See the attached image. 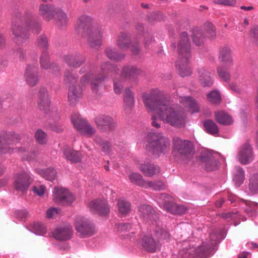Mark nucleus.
<instances>
[{"label":"nucleus","instance_id":"nucleus-2","mask_svg":"<svg viewBox=\"0 0 258 258\" xmlns=\"http://www.w3.org/2000/svg\"><path fill=\"white\" fill-rule=\"evenodd\" d=\"M92 21V18L88 16H81L76 21L75 30L78 33L86 32L90 46L98 48L102 44V29L99 25H90Z\"/></svg>","mask_w":258,"mask_h":258},{"label":"nucleus","instance_id":"nucleus-1","mask_svg":"<svg viewBox=\"0 0 258 258\" xmlns=\"http://www.w3.org/2000/svg\"><path fill=\"white\" fill-rule=\"evenodd\" d=\"M163 93L158 89L144 94L143 101L149 113L156 111L161 120L165 123L176 127L184 126L186 116L183 110L177 105L163 103L161 99Z\"/></svg>","mask_w":258,"mask_h":258},{"label":"nucleus","instance_id":"nucleus-11","mask_svg":"<svg viewBox=\"0 0 258 258\" xmlns=\"http://www.w3.org/2000/svg\"><path fill=\"white\" fill-rule=\"evenodd\" d=\"M142 71L135 66L126 65L121 70L120 78L123 81L136 82L138 76L142 74Z\"/></svg>","mask_w":258,"mask_h":258},{"label":"nucleus","instance_id":"nucleus-15","mask_svg":"<svg viewBox=\"0 0 258 258\" xmlns=\"http://www.w3.org/2000/svg\"><path fill=\"white\" fill-rule=\"evenodd\" d=\"M38 69L34 65L27 66L24 78L27 84L30 87L35 86L39 81L38 76Z\"/></svg>","mask_w":258,"mask_h":258},{"label":"nucleus","instance_id":"nucleus-24","mask_svg":"<svg viewBox=\"0 0 258 258\" xmlns=\"http://www.w3.org/2000/svg\"><path fill=\"white\" fill-rule=\"evenodd\" d=\"M83 89L80 85L70 86L69 88L68 101L71 104H76L82 97Z\"/></svg>","mask_w":258,"mask_h":258},{"label":"nucleus","instance_id":"nucleus-42","mask_svg":"<svg viewBox=\"0 0 258 258\" xmlns=\"http://www.w3.org/2000/svg\"><path fill=\"white\" fill-rule=\"evenodd\" d=\"M191 37L193 42L196 45L200 46L204 42L205 37L202 32L198 29H195L192 30Z\"/></svg>","mask_w":258,"mask_h":258},{"label":"nucleus","instance_id":"nucleus-27","mask_svg":"<svg viewBox=\"0 0 258 258\" xmlns=\"http://www.w3.org/2000/svg\"><path fill=\"white\" fill-rule=\"evenodd\" d=\"M131 35L128 32H121L118 36L116 45L122 49H127L131 44Z\"/></svg>","mask_w":258,"mask_h":258},{"label":"nucleus","instance_id":"nucleus-6","mask_svg":"<svg viewBox=\"0 0 258 258\" xmlns=\"http://www.w3.org/2000/svg\"><path fill=\"white\" fill-rule=\"evenodd\" d=\"M80 72L86 73L80 80L82 85L90 83L92 90L96 91L104 77L97 73L95 66L92 64H86L80 70Z\"/></svg>","mask_w":258,"mask_h":258},{"label":"nucleus","instance_id":"nucleus-60","mask_svg":"<svg viewBox=\"0 0 258 258\" xmlns=\"http://www.w3.org/2000/svg\"><path fill=\"white\" fill-rule=\"evenodd\" d=\"M102 70L104 73H107L108 71L116 72L117 69L110 63H104L102 67Z\"/></svg>","mask_w":258,"mask_h":258},{"label":"nucleus","instance_id":"nucleus-59","mask_svg":"<svg viewBox=\"0 0 258 258\" xmlns=\"http://www.w3.org/2000/svg\"><path fill=\"white\" fill-rule=\"evenodd\" d=\"M60 211L59 208L51 207L46 211L47 217L49 218H52L53 216L58 214Z\"/></svg>","mask_w":258,"mask_h":258},{"label":"nucleus","instance_id":"nucleus-54","mask_svg":"<svg viewBox=\"0 0 258 258\" xmlns=\"http://www.w3.org/2000/svg\"><path fill=\"white\" fill-rule=\"evenodd\" d=\"M213 2L217 5L234 7L236 4V0H213Z\"/></svg>","mask_w":258,"mask_h":258},{"label":"nucleus","instance_id":"nucleus-56","mask_svg":"<svg viewBox=\"0 0 258 258\" xmlns=\"http://www.w3.org/2000/svg\"><path fill=\"white\" fill-rule=\"evenodd\" d=\"M250 36L253 41L258 44V27H253L250 31Z\"/></svg>","mask_w":258,"mask_h":258},{"label":"nucleus","instance_id":"nucleus-18","mask_svg":"<svg viewBox=\"0 0 258 258\" xmlns=\"http://www.w3.org/2000/svg\"><path fill=\"white\" fill-rule=\"evenodd\" d=\"M219 59L226 68H230L233 65V60L230 47L224 46L220 49Z\"/></svg>","mask_w":258,"mask_h":258},{"label":"nucleus","instance_id":"nucleus-35","mask_svg":"<svg viewBox=\"0 0 258 258\" xmlns=\"http://www.w3.org/2000/svg\"><path fill=\"white\" fill-rule=\"evenodd\" d=\"M40 96L41 97L39 103V107L41 109L46 111L50 105V101L47 97V91L44 88H41L39 91Z\"/></svg>","mask_w":258,"mask_h":258},{"label":"nucleus","instance_id":"nucleus-46","mask_svg":"<svg viewBox=\"0 0 258 258\" xmlns=\"http://www.w3.org/2000/svg\"><path fill=\"white\" fill-rule=\"evenodd\" d=\"M35 139L37 143L39 144H45L47 141V136L42 130H37L35 133Z\"/></svg>","mask_w":258,"mask_h":258},{"label":"nucleus","instance_id":"nucleus-52","mask_svg":"<svg viewBox=\"0 0 258 258\" xmlns=\"http://www.w3.org/2000/svg\"><path fill=\"white\" fill-rule=\"evenodd\" d=\"M217 72L221 79L225 82H229L230 81V75L224 68H218L217 69Z\"/></svg>","mask_w":258,"mask_h":258},{"label":"nucleus","instance_id":"nucleus-33","mask_svg":"<svg viewBox=\"0 0 258 258\" xmlns=\"http://www.w3.org/2000/svg\"><path fill=\"white\" fill-rule=\"evenodd\" d=\"M215 118L219 123L223 125H229L233 122L231 117L226 112L220 111L216 112Z\"/></svg>","mask_w":258,"mask_h":258},{"label":"nucleus","instance_id":"nucleus-58","mask_svg":"<svg viewBox=\"0 0 258 258\" xmlns=\"http://www.w3.org/2000/svg\"><path fill=\"white\" fill-rule=\"evenodd\" d=\"M29 147L30 144L28 143L24 147H21L20 148H13L14 151L12 152V153H18L20 154H23V153H26L28 151Z\"/></svg>","mask_w":258,"mask_h":258},{"label":"nucleus","instance_id":"nucleus-10","mask_svg":"<svg viewBox=\"0 0 258 258\" xmlns=\"http://www.w3.org/2000/svg\"><path fill=\"white\" fill-rule=\"evenodd\" d=\"M76 230L83 236H89L95 233L93 224L87 218L78 217L75 222Z\"/></svg>","mask_w":258,"mask_h":258},{"label":"nucleus","instance_id":"nucleus-5","mask_svg":"<svg viewBox=\"0 0 258 258\" xmlns=\"http://www.w3.org/2000/svg\"><path fill=\"white\" fill-rule=\"evenodd\" d=\"M173 156L177 161L187 162L194 154L192 143L188 140H182L178 137L173 139Z\"/></svg>","mask_w":258,"mask_h":258},{"label":"nucleus","instance_id":"nucleus-9","mask_svg":"<svg viewBox=\"0 0 258 258\" xmlns=\"http://www.w3.org/2000/svg\"><path fill=\"white\" fill-rule=\"evenodd\" d=\"M53 200L57 204L69 205L74 202L75 198L68 190L62 187H57L54 189Z\"/></svg>","mask_w":258,"mask_h":258},{"label":"nucleus","instance_id":"nucleus-63","mask_svg":"<svg viewBox=\"0 0 258 258\" xmlns=\"http://www.w3.org/2000/svg\"><path fill=\"white\" fill-rule=\"evenodd\" d=\"M131 228V225L127 223H120L117 225L118 230L120 232H126L129 231Z\"/></svg>","mask_w":258,"mask_h":258},{"label":"nucleus","instance_id":"nucleus-13","mask_svg":"<svg viewBox=\"0 0 258 258\" xmlns=\"http://www.w3.org/2000/svg\"><path fill=\"white\" fill-rule=\"evenodd\" d=\"M73 234V229L70 225L58 226L52 233L53 238L59 241L69 240L72 238Z\"/></svg>","mask_w":258,"mask_h":258},{"label":"nucleus","instance_id":"nucleus-41","mask_svg":"<svg viewBox=\"0 0 258 258\" xmlns=\"http://www.w3.org/2000/svg\"><path fill=\"white\" fill-rule=\"evenodd\" d=\"M128 178L132 183L144 188L146 180L143 178L141 174L138 173H132Z\"/></svg>","mask_w":258,"mask_h":258},{"label":"nucleus","instance_id":"nucleus-29","mask_svg":"<svg viewBox=\"0 0 258 258\" xmlns=\"http://www.w3.org/2000/svg\"><path fill=\"white\" fill-rule=\"evenodd\" d=\"M199 81L203 86H210L212 84V79L210 73L204 69L200 68L198 70Z\"/></svg>","mask_w":258,"mask_h":258},{"label":"nucleus","instance_id":"nucleus-7","mask_svg":"<svg viewBox=\"0 0 258 258\" xmlns=\"http://www.w3.org/2000/svg\"><path fill=\"white\" fill-rule=\"evenodd\" d=\"M158 202L161 208L172 214H181L186 210L184 206L176 205L172 198L167 194H161Z\"/></svg>","mask_w":258,"mask_h":258},{"label":"nucleus","instance_id":"nucleus-34","mask_svg":"<svg viewBox=\"0 0 258 258\" xmlns=\"http://www.w3.org/2000/svg\"><path fill=\"white\" fill-rule=\"evenodd\" d=\"M123 102L125 109L132 108L135 104V99L133 93L130 88L125 90L123 95Z\"/></svg>","mask_w":258,"mask_h":258},{"label":"nucleus","instance_id":"nucleus-32","mask_svg":"<svg viewBox=\"0 0 258 258\" xmlns=\"http://www.w3.org/2000/svg\"><path fill=\"white\" fill-rule=\"evenodd\" d=\"M55 19L57 25L59 27H66L68 25V18L67 15L61 9L56 10Z\"/></svg>","mask_w":258,"mask_h":258},{"label":"nucleus","instance_id":"nucleus-55","mask_svg":"<svg viewBox=\"0 0 258 258\" xmlns=\"http://www.w3.org/2000/svg\"><path fill=\"white\" fill-rule=\"evenodd\" d=\"M14 149L12 147H7L3 142L1 137L0 138V154L6 153H12Z\"/></svg>","mask_w":258,"mask_h":258},{"label":"nucleus","instance_id":"nucleus-40","mask_svg":"<svg viewBox=\"0 0 258 258\" xmlns=\"http://www.w3.org/2000/svg\"><path fill=\"white\" fill-rule=\"evenodd\" d=\"M203 125L207 133L215 135L219 132V128L214 121L207 119L203 122Z\"/></svg>","mask_w":258,"mask_h":258},{"label":"nucleus","instance_id":"nucleus-64","mask_svg":"<svg viewBox=\"0 0 258 258\" xmlns=\"http://www.w3.org/2000/svg\"><path fill=\"white\" fill-rule=\"evenodd\" d=\"M249 188L251 192H257L258 191V180L255 181L251 180L249 183Z\"/></svg>","mask_w":258,"mask_h":258},{"label":"nucleus","instance_id":"nucleus-26","mask_svg":"<svg viewBox=\"0 0 258 258\" xmlns=\"http://www.w3.org/2000/svg\"><path fill=\"white\" fill-rule=\"evenodd\" d=\"M143 246L148 251L153 252L159 250L161 245L158 240L156 241L153 238L145 236L143 238Z\"/></svg>","mask_w":258,"mask_h":258},{"label":"nucleus","instance_id":"nucleus-47","mask_svg":"<svg viewBox=\"0 0 258 258\" xmlns=\"http://www.w3.org/2000/svg\"><path fill=\"white\" fill-rule=\"evenodd\" d=\"M208 101L213 104H218L221 101V98L218 91L214 90L207 95Z\"/></svg>","mask_w":258,"mask_h":258},{"label":"nucleus","instance_id":"nucleus-38","mask_svg":"<svg viewBox=\"0 0 258 258\" xmlns=\"http://www.w3.org/2000/svg\"><path fill=\"white\" fill-rule=\"evenodd\" d=\"M107 56L110 59L120 61L123 59L125 55L122 53L117 52L114 48L108 47L105 50Z\"/></svg>","mask_w":258,"mask_h":258},{"label":"nucleus","instance_id":"nucleus-12","mask_svg":"<svg viewBox=\"0 0 258 258\" xmlns=\"http://www.w3.org/2000/svg\"><path fill=\"white\" fill-rule=\"evenodd\" d=\"M139 211L143 220L148 223L151 226L156 223L158 221V214L150 206L144 205L139 208Z\"/></svg>","mask_w":258,"mask_h":258},{"label":"nucleus","instance_id":"nucleus-51","mask_svg":"<svg viewBox=\"0 0 258 258\" xmlns=\"http://www.w3.org/2000/svg\"><path fill=\"white\" fill-rule=\"evenodd\" d=\"M248 214L253 216L258 212V204L254 202L250 203L246 209Z\"/></svg>","mask_w":258,"mask_h":258},{"label":"nucleus","instance_id":"nucleus-3","mask_svg":"<svg viewBox=\"0 0 258 258\" xmlns=\"http://www.w3.org/2000/svg\"><path fill=\"white\" fill-rule=\"evenodd\" d=\"M190 45L187 33L183 32L177 45L178 58L176 61V68L178 74L181 77L189 76L191 70L188 65L190 58Z\"/></svg>","mask_w":258,"mask_h":258},{"label":"nucleus","instance_id":"nucleus-37","mask_svg":"<svg viewBox=\"0 0 258 258\" xmlns=\"http://www.w3.org/2000/svg\"><path fill=\"white\" fill-rule=\"evenodd\" d=\"M144 188H151L154 190H161L165 189V185L164 183L160 180H146Z\"/></svg>","mask_w":258,"mask_h":258},{"label":"nucleus","instance_id":"nucleus-43","mask_svg":"<svg viewBox=\"0 0 258 258\" xmlns=\"http://www.w3.org/2000/svg\"><path fill=\"white\" fill-rule=\"evenodd\" d=\"M39 174L48 180H54L56 176L55 170L52 168H48L46 169L40 170L39 171Z\"/></svg>","mask_w":258,"mask_h":258},{"label":"nucleus","instance_id":"nucleus-57","mask_svg":"<svg viewBox=\"0 0 258 258\" xmlns=\"http://www.w3.org/2000/svg\"><path fill=\"white\" fill-rule=\"evenodd\" d=\"M33 191L38 196H42L45 191V187L43 185H38L33 187Z\"/></svg>","mask_w":258,"mask_h":258},{"label":"nucleus","instance_id":"nucleus-19","mask_svg":"<svg viewBox=\"0 0 258 258\" xmlns=\"http://www.w3.org/2000/svg\"><path fill=\"white\" fill-rule=\"evenodd\" d=\"M239 161L243 164H246L253 160V154L249 145L245 144L242 146L237 155Z\"/></svg>","mask_w":258,"mask_h":258},{"label":"nucleus","instance_id":"nucleus-8","mask_svg":"<svg viewBox=\"0 0 258 258\" xmlns=\"http://www.w3.org/2000/svg\"><path fill=\"white\" fill-rule=\"evenodd\" d=\"M71 119L75 127L81 134L91 137L95 133V129L81 115L74 114Z\"/></svg>","mask_w":258,"mask_h":258},{"label":"nucleus","instance_id":"nucleus-28","mask_svg":"<svg viewBox=\"0 0 258 258\" xmlns=\"http://www.w3.org/2000/svg\"><path fill=\"white\" fill-rule=\"evenodd\" d=\"M63 155L68 160L72 163L79 162L82 159V155L80 152L69 148L64 149Z\"/></svg>","mask_w":258,"mask_h":258},{"label":"nucleus","instance_id":"nucleus-25","mask_svg":"<svg viewBox=\"0 0 258 258\" xmlns=\"http://www.w3.org/2000/svg\"><path fill=\"white\" fill-rule=\"evenodd\" d=\"M139 168L144 175L147 177H152L160 172L158 166L149 163L142 164Z\"/></svg>","mask_w":258,"mask_h":258},{"label":"nucleus","instance_id":"nucleus-30","mask_svg":"<svg viewBox=\"0 0 258 258\" xmlns=\"http://www.w3.org/2000/svg\"><path fill=\"white\" fill-rule=\"evenodd\" d=\"M3 142L7 147L14 148L20 140V136L16 133H9L5 136L1 137Z\"/></svg>","mask_w":258,"mask_h":258},{"label":"nucleus","instance_id":"nucleus-21","mask_svg":"<svg viewBox=\"0 0 258 258\" xmlns=\"http://www.w3.org/2000/svg\"><path fill=\"white\" fill-rule=\"evenodd\" d=\"M58 9L51 5L42 4L39 7V14L44 20L49 21L54 17Z\"/></svg>","mask_w":258,"mask_h":258},{"label":"nucleus","instance_id":"nucleus-48","mask_svg":"<svg viewBox=\"0 0 258 258\" xmlns=\"http://www.w3.org/2000/svg\"><path fill=\"white\" fill-rule=\"evenodd\" d=\"M95 141L100 146L103 152L106 153H109L110 150L111 146L108 142L104 141L98 137L96 138Z\"/></svg>","mask_w":258,"mask_h":258},{"label":"nucleus","instance_id":"nucleus-31","mask_svg":"<svg viewBox=\"0 0 258 258\" xmlns=\"http://www.w3.org/2000/svg\"><path fill=\"white\" fill-rule=\"evenodd\" d=\"M180 102L185 106H188L192 112L199 111V106L195 99L190 97L183 96L180 97Z\"/></svg>","mask_w":258,"mask_h":258},{"label":"nucleus","instance_id":"nucleus-50","mask_svg":"<svg viewBox=\"0 0 258 258\" xmlns=\"http://www.w3.org/2000/svg\"><path fill=\"white\" fill-rule=\"evenodd\" d=\"M125 82L120 79V80L116 79L114 81L113 89L116 94H120L123 87V83Z\"/></svg>","mask_w":258,"mask_h":258},{"label":"nucleus","instance_id":"nucleus-53","mask_svg":"<svg viewBox=\"0 0 258 258\" xmlns=\"http://www.w3.org/2000/svg\"><path fill=\"white\" fill-rule=\"evenodd\" d=\"M12 31L14 35L16 37H21L24 38L25 36V32L22 30V28L20 25H14L12 27Z\"/></svg>","mask_w":258,"mask_h":258},{"label":"nucleus","instance_id":"nucleus-62","mask_svg":"<svg viewBox=\"0 0 258 258\" xmlns=\"http://www.w3.org/2000/svg\"><path fill=\"white\" fill-rule=\"evenodd\" d=\"M133 55L139 54L140 52V48L138 44H130L129 48Z\"/></svg>","mask_w":258,"mask_h":258},{"label":"nucleus","instance_id":"nucleus-45","mask_svg":"<svg viewBox=\"0 0 258 258\" xmlns=\"http://www.w3.org/2000/svg\"><path fill=\"white\" fill-rule=\"evenodd\" d=\"M244 171L243 169L240 167H235L233 180L237 186H240L244 180Z\"/></svg>","mask_w":258,"mask_h":258},{"label":"nucleus","instance_id":"nucleus-16","mask_svg":"<svg viewBox=\"0 0 258 258\" xmlns=\"http://www.w3.org/2000/svg\"><path fill=\"white\" fill-rule=\"evenodd\" d=\"M155 237L159 242L160 245L162 243L168 242L170 238L168 231L163 228L160 221H158L154 226H151Z\"/></svg>","mask_w":258,"mask_h":258},{"label":"nucleus","instance_id":"nucleus-20","mask_svg":"<svg viewBox=\"0 0 258 258\" xmlns=\"http://www.w3.org/2000/svg\"><path fill=\"white\" fill-rule=\"evenodd\" d=\"M95 122L98 127L103 129L105 127L112 129L115 124L114 120L107 115H100L95 118Z\"/></svg>","mask_w":258,"mask_h":258},{"label":"nucleus","instance_id":"nucleus-49","mask_svg":"<svg viewBox=\"0 0 258 258\" xmlns=\"http://www.w3.org/2000/svg\"><path fill=\"white\" fill-rule=\"evenodd\" d=\"M33 229L36 234L38 235H44L46 232V227L40 222H37L33 224Z\"/></svg>","mask_w":258,"mask_h":258},{"label":"nucleus","instance_id":"nucleus-23","mask_svg":"<svg viewBox=\"0 0 258 258\" xmlns=\"http://www.w3.org/2000/svg\"><path fill=\"white\" fill-rule=\"evenodd\" d=\"M40 65L43 69L49 70V72L55 75L59 72V68L54 64H50L49 62V57L48 52L46 50H44L40 57Z\"/></svg>","mask_w":258,"mask_h":258},{"label":"nucleus","instance_id":"nucleus-39","mask_svg":"<svg viewBox=\"0 0 258 258\" xmlns=\"http://www.w3.org/2000/svg\"><path fill=\"white\" fill-rule=\"evenodd\" d=\"M119 213L123 215H126L131 211V204L127 201L121 199L117 202Z\"/></svg>","mask_w":258,"mask_h":258},{"label":"nucleus","instance_id":"nucleus-14","mask_svg":"<svg viewBox=\"0 0 258 258\" xmlns=\"http://www.w3.org/2000/svg\"><path fill=\"white\" fill-rule=\"evenodd\" d=\"M90 210L93 213L100 216H105L108 214L109 208L105 200H96L89 204Z\"/></svg>","mask_w":258,"mask_h":258},{"label":"nucleus","instance_id":"nucleus-22","mask_svg":"<svg viewBox=\"0 0 258 258\" xmlns=\"http://www.w3.org/2000/svg\"><path fill=\"white\" fill-rule=\"evenodd\" d=\"M64 59L69 66L73 68L79 67L86 60L85 57L80 54L67 55Z\"/></svg>","mask_w":258,"mask_h":258},{"label":"nucleus","instance_id":"nucleus-61","mask_svg":"<svg viewBox=\"0 0 258 258\" xmlns=\"http://www.w3.org/2000/svg\"><path fill=\"white\" fill-rule=\"evenodd\" d=\"M28 29L31 30L34 33H38L40 30V26L37 24L30 22V23L28 24Z\"/></svg>","mask_w":258,"mask_h":258},{"label":"nucleus","instance_id":"nucleus-4","mask_svg":"<svg viewBox=\"0 0 258 258\" xmlns=\"http://www.w3.org/2000/svg\"><path fill=\"white\" fill-rule=\"evenodd\" d=\"M170 141L162 133H150L147 136L146 150L153 155L158 157L169 149Z\"/></svg>","mask_w":258,"mask_h":258},{"label":"nucleus","instance_id":"nucleus-44","mask_svg":"<svg viewBox=\"0 0 258 258\" xmlns=\"http://www.w3.org/2000/svg\"><path fill=\"white\" fill-rule=\"evenodd\" d=\"M64 83L70 87V86H77L78 78L69 71H66L64 76Z\"/></svg>","mask_w":258,"mask_h":258},{"label":"nucleus","instance_id":"nucleus-36","mask_svg":"<svg viewBox=\"0 0 258 258\" xmlns=\"http://www.w3.org/2000/svg\"><path fill=\"white\" fill-rule=\"evenodd\" d=\"M202 161L205 163L206 170L211 171L218 168L217 160L212 157H202Z\"/></svg>","mask_w":258,"mask_h":258},{"label":"nucleus","instance_id":"nucleus-17","mask_svg":"<svg viewBox=\"0 0 258 258\" xmlns=\"http://www.w3.org/2000/svg\"><path fill=\"white\" fill-rule=\"evenodd\" d=\"M31 182L30 175L27 173H23L16 176L14 186L16 190L23 192L27 189Z\"/></svg>","mask_w":258,"mask_h":258}]
</instances>
